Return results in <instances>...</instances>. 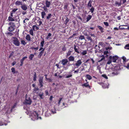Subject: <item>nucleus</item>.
<instances>
[{
  "label": "nucleus",
  "mask_w": 129,
  "mask_h": 129,
  "mask_svg": "<svg viewBox=\"0 0 129 129\" xmlns=\"http://www.w3.org/2000/svg\"><path fill=\"white\" fill-rule=\"evenodd\" d=\"M97 27L100 29L101 33H103L104 32V28H103L100 26H98Z\"/></svg>",
  "instance_id": "obj_19"
},
{
  "label": "nucleus",
  "mask_w": 129,
  "mask_h": 129,
  "mask_svg": "<svg viewBox=\"0 0 129 129\" xmlns=\"http://www.w3.org/2000/svg\"><path fill=\"white\" fill-rule=\"evenodd\" d=\"M112 74L113 76L117 75L118 74V73L116 71L114 72H112Z\"/></svg>",
  "instance_id": "obj_39"
},
{
  "label": "nucleus",
  "mask_w": 129,
  "mask_h": 129,
  "mask_svg": "<svg viewBox=\"0 0 129 129\" xmlns=\"http://www.w3.org/2000/svg\"><path fill=\"white\" fill-rule=\"evenodd\" d=\"M104 23L106 26H108L109 25L108 23L107 22H104Z\"/></svg>",
  "instance_id": "obj_57"
},
{
  "label": "nucleus",
  "mask_w": 129,
  "mask_h": 129,
  "mask_svg": "<svg viewBox=\"0 0 129 129\" xmlns=\"http://www.w3.org/2000/svg\"><path fill=\"white\" fill-rule=\"evenodd\" d=\"M44 52H43L42 51H41L40 52L38 56V58H41Z\"/></svg>",
  "instance_id": "obj_29"
},
{
  "label": "nucleus",
  "mask_w": 129,
  "mask_h": 129,
  "mask_svg": "<svg viewBox=\"0 0 129 129\" xmlns=\"http://www.w3.org/2000/svg\"><path fill=\"white\" fill-rule=\"evenodd\" d=\"M51 112L53 114H54L56 112H55V108H54L53 110H51Z\"/></svg>",
  "instance_id": "obj_47"
},
{
  "label": "nucleus",
  "mask_w": 129,
  "mask_h": 129,
  "mask_svg": "<svg viewBox=\"0 0 129 129\" xmlns=\"http://www.w3.org/2000/svg\"><path fill=\"white\" fill-rule=\"evenodd\" d=\"M8 20L10 21H14V19L12 17L9 16L8 17Z\"/></svg>",
  "instance_id": "obj_31"
},
{
  "label": "nucleus",
  "mask_w": 129,
  "mask_h": 129,
  "mask_svg": "<svg viewBox=\"0 0 129 129\" xmlns=\"http://www.w3.org/2000/svg\"><path fill=\"white\" fill-rule=\"evenodd\" d=\"M72 75L70 74L68 75H66V78H69L71 77L72 76Z\"/></svg>",
  "instance_id": "obj_44"
},
{
  "label": "nucleus",
  "mask_w": 129,
  "mask_h": 129,
  "mask_svg": "<svg viewBox=\"0 0 129 129\" xmlns=\"http://www.w3.org/2000/svg\"><path fill=\"white\" fill-rule=\"evenodd\" d=\"M18 9L17 8L14 9L11 12L14 13Z\"/></svg>",
  "instance_id": "obj_48"
},
{
  "label": "nucleus",
  "mask_w": 129,
  "mask_h": 129,
  "mask_svg": "<svg viewBox=\"0 0 129 129\" xmlns=\"http://www.w3.org/2000/svg\"><path fill=\"white\" fill-rule=\"evenodd\" d=\"M86 77L89 80H90L92 79V77L91 76L89 75H86Z\"/></svg>",
  "instance_id": "obj_33"
},
{
  "label": "nucleus",
  "mask_w": 129,
  "mask_h": 129,
  "mask_svg": "<svg viewBox=\"0 0 129 129\" xmlns=\"http://www.w3.org/2000/svg\"><path fill=\"white\" fill-rule=\"evenodd\" d=\"M61 62V63L63 65L65 66L67 64V63L68 62V61L67 59H65L62 60Z\"/></svg>",
  "instance_id": "obj_6"
},
{
  "label": "nucleus",
  "mask_w": 129,
  "mask_h": 129,
  "mask_svg": "<svg viewBox=\"0 0 129 129\" xmlns=\"http://www.w3.org/2000/svg\"><path fill=\"white\" fill-rule=\"evenodd\" d=\"M47 7H46V6H44L42 7V8L44 11L46 12H48V9H47Z\"/></svg>",
  "instance_id": "obj_32"
},
{
  "label": "nucleus",
  "mask_w": 129,
  "mask_h": 129,
  "mask_svg": "<svg viewBox=\"0 0 129 129\" xmlns=\"http://www.w3.org/2000/svg\"><path fill=\"white\" fill-rule=\"evenodd\" d=\"M112 62L111 61V59H110L107 62V64H110Z\"/></svg>",
  "instance_id": "obj_56"
},
{
  "label": "nucleus",
  "mask_w": 129,
  "mask_h": 129,
  "mask_svg": "<svg viewBox=\"0 0 129 129\" xmlns=\"http://www.w3.org/2000/svg\"><path fill=\"white\" fill-rule=\"evenodd\" d=\"M108 53V51H104V54L105 55H106Z\"/></svg>",
  "instance_id": "obj_63"
},
{
  "label": "nucleus",
  "mask_w": 129,
  "mask_h": 129,
  "mask_svg": "<svg viewBox=\"0 0 129 129\" xmlns=\"http://www.w3.org/2000/svg\"><path fill=\"white\" fill-rule=\"evenodd\" d=\"M21 43L24 45H25L26 44V42L24 41L23 40H21Z\"/></svg>",
  "instance_id": "obj_41"
},
{
  "label": "nucleus",
  "mask_w": 129,
  "mask_h": 129,
  "mask_svg": "<svg viewBox=\"0 0 129 129\" xmlns=\"http://www.w3.org/2000/svg\"><path fill=\"white\" fill-rule=\"evenodd\" d=\"M9 24L10 25V26L15 27V24L13 22H11Z\"/></svg>",
  "instance_id": "obj_36"
},
{
  "label": "nucleus",
  "mask_w": 129,
  "mask_h": 129,
  "mask_svg": "<svg viewBox=\"0 0 129 129\" xmlns=\"http://www.w3.org/2000/svg\"><path fill=\"white\" fill-rule=\"evenodd\" d=\"M25 39L27 41H31V38L29 35L28 34L26 36Z\"/></svg>",
  "instance_id": "obj_14"
},
{
  "label": "nucleus",
  "mask_w": 129,
  "mask_h": 129,
  "mask_svg": "<svg viewBox=\"0 0 129 129\" xmlns=\"http://www.w3.org/2000/svg\"><path fill=\"white\" fill-rule=\"evenodd\" d=\"M92 18V16L91 15H88V16L86 18L87 19V22L88 21H89L91 18Z\"/></svg>",
  "instance_id": "obj_28"
},
{
  "label": "nucleus",
  "mask_w": 129,
  "mask_h": 129,
  "mask_svg": "<svg viewBox=\"0 0 129 129\" xmlns=\"http://www.w3.org/2000/svg\"><path fill=\"white\" fill-rule=\"evenodd\" d=\"M45 48H43V47H41L39 50V51H42L43 52H44V51L45 50Z\"/></svg>",
  "instance_id": "obj_49"
},
{
  "label": "nucleus",
  "mask_w": 129,
  "mask_h": 129,
  "mask_svg": "<svg viewBox=\"0 0 129 129\" xmlns=\"http://www.w3.org/2000/svg\"><path fill=\"white\" fill-rule=\"evenodd\" d=\"M82 62L80 59H79L77 60L76 63H73V65L77 67H79L82 64Z\"/></svg>",
  "instance_id": "obj_5"
},
{
  "label": "nucleus",
  "mask_w": 129,
  "mask_h": 129,
  "mask_svg": "<svg viewBox=\"0 0 129 129\" xmlns=\"http://www.w3.org/2000/svg\"><path fill=\"white\" fill-rule=\"evenodd\" d=\"M85 35L86 36V39H88V40H90L91 41H92V39L91 38V37L88 35L86 34Z\"/></svg>",
  "instance_id": "obj_9"
},
{
  "label": "nucleus",
  "mask_w": 129,
  "mask_h": 129,
  "mask_svg": "<svg viewBox=\"0 0 129 129\" xmlns=\"http://www.w3.org/2000/svg\"><path fill=\"white\" fill-rule=\"evenodd\" d=\"M21 8L22 10L24 11H26L27 9V5L25 4H22L21 6Z\"/></svg>",
  "instance_id": "obj_8"
},
{
  "label": "nucleus",
  "mask_w": 129,
  "mask_h": 129,
  "mask_svg": "<svg viewBox=\"0 0 129 129\" xmlns=\"http://www.w3.org/2000/svg\"><path fill=\"white\" fill-rule=\"evenodd\" d=\"M122 58L123 60V63H125L127 61L126 58L124 56L122 57Z\"/></svg>",
  "instance_id": "obj_30"
},
{
  "label": "nucleus",
  "mask_w": 129,
  "mask_h": 129,
  "mask_svg": "<svg viewBox=\"0 0 129 129\" xmlns=\"http://www.w3.org/2000/svg\"><path fill=\"white\" fill-rule=\"evenodd\" d=\"M31 116L33 117L31 118V119L32 120H35L38 119V114L36 111L31 112Z\"/></svg>",
  "instance_id": "obj_1"
},
{
  "label": "nucleus",
  "mask_w": 129,
  "mask_h": 129,
  "mask_svg": "<svg viewBox=\"0 0 129 129\" xmlns=\"http://www.w3.org/2000/svg\"><path fill=\"white\" fill-rule=\"evenodd\" d=\"M38 96L40 97V99H43V96H44V93L42 92H40L38 94Z\"/></svg>",
  "instance_id": "obj_13"
},
{
  "label": "nucleus",
  "mask_w": 129,
  "mask_h": 129,
  "mask_svg": "<svg viewBox=\"0 0 129 129\" xmlns=\"http://www.w3.org/2000/svg\"><path fill=\"white\" fill-rule=\"evenodd\" d=\"M27 58V56H25L24 57H23L21 60L24 61L25 59Z\"/></svg>",
  "instance_id": "obj_62"
},
{
  "label": "nucleus",
  "mask_w": 129,
  "mask_h": 129,
  "mask_svg": "<svg viewBox=\"0 0 129 129\" xmlns=\"http://www.w3.org/2000/svg\"><path fill=\"white\" fill-rule=\"evenodd\" d=\"M128 69H129V63H128L126 66H125Z\"/></svg>",
  "instance_id": "obj_60"
},
{
  "label": "nucleus",
  "mask_w": 129,
  "mask_h": 129,
  "mask_svg": "<svg viewBox=\"0 0 129 129\" xmlns=\"http://www.w3.org/2000/svg\"><path fill=\"white\" fill-rule=\"evenodd\" d=\"M62 98H59V100L58 103L57 105L58 106H59L60 105V102L61 101V100H62Z\"/></svg>",
  "instance_id": "obj_45"
},
{
  "label": "nucleus",
  "mask_w": 129,
  "mask_h": 129,
  "mask_svg": "<svg viewBox=\"0 0 129 129\" xmlns=\"http://www.w3.org/2000/svg\"><path fill=\"white\" fill-rule=\"evenodd\" d=\"M92 2V1L91 0H90L89 1L87 4L88 7V8H89L92 7L91 3Z\"/></svg>",
  "instance_id": "obj_17"
},
{
  "label": "nucleus",
  "mask_w": 129,
  "mask_h": 129,
  "mask_svg": "<svg viewBox=\"0 0 129 129\" xmlns=\"http://www.w3.org/2000/svg\"><path fill=\"white\" fill-rule=\"evenodd\" d=\"M14 39L13 41V43L15 46H19L20 44V42L18 39L16 37L13 38Z\"/></svg>",
  "instance_id": "obj_3"
},
{
  "label": "nucleus",
  "mask_w": 129,
  "mask_h": 129,
  "mask_svg": "<svg viewBox=\"0 0 129 129\" xmlns=\"http://www.w3.org/2000/svg\"><path fill=\"white\" fill-rule=\"evenodd\" d=\"M109 58L110 59H111L113 62H115L116 60H117L118 58V57L116 56H111L109 57Z\"/></svg>",
  "instance_id": "obj_4"
},
{
  "label": "nucleus",
  "mask_w": 129,
  "mask_h": 129,
  "mask_svg": "<svg viewBox=\"0 0 129 129\" xmlns=\"http://www.w3.org/2000/svg\"><path fill=\"white\" fill-rule=\"evenodd\" d=\"M27 94L26 95V99L25 102H24V104L25 105L28 104L30 105L31 104L32 101L29 97L27 96Z\"/></svg>",
  "instance_id": "obj_2"
},
{
  "label": "nucleus",
  "mask_w": 129,
  "mask_h": 129,
  "mask_svg": "<svg viewBox=\"0 0 129 129\" xmlns=\"http://www.w3.org/2000/svg\"><path fill=\"white\" fill-rule=\"evenodd\" d=\"M68 6V4H65L64 8V9H67V8Z\"/></svg>",
  "instance_id": "obj_51"
},
{
  "label": "nucleus",
  "mask_w": 129,
  "mask_h": 129,
  "mask_svg": "<svg viewBox=\"0 0 129 129\" xmlns=\"http://www.w3.org/2000/svg\"><path fill=\"white\" fill-rule=\"evenodd\" d=\"M73 71H74V70H73ZM79 71V69H77V70L74 71V74H77L78 73Z\"/></svg>",
  "instance_id": "obj_46"
},
{
  "label": "nucleus",
  "mask_w": 129,
  "mask_h": 129,
  "mask_svg": "<svg viewBox=\"0 0 129 129\" xmlns=\"http://www.w3.org/2000/svg\"><path fill=\"white\" fill-rule=\"evenodd\" d=\"M36 73H35V74H34V78H33V80L34 81H35L36 80Z\"/></svg>",
  "instance_id": "obj_34"
},
{
  "label": "nucleus",
  "mask_w": 129,
  "mask_h": 129,
  "mask_svg": "<svg viewBox=\"0 0 129 129\" xmlns=\"http://www.w3.org/2000/svg\"><path fill=\"white\" fill-rule=\"evenodd\" d=\"M24 61L22 60H20V62H21V64H20V66H22L23 64Z\"/></svg>",
  "instance_id": "obj_59"
},
{
  "label": "nucleus",
  "mask_w": 129,
  "mask_h": 129,
  "mask_svg": "<svg viewBox=\"0 0 129 129\" xmlns=\"http://www.w3.org/2000/svg\"><path fill=\"white\" fill-rule=\"evenodd\" d=\"M105 59V58L104 57H103L102 58H101L100 60L98 61V62H100L102 61V60H104Z\"/></svg>",
  "instance_id": "obj_55"
},
{
  "label": "nucleus",
  "mask_w": 129,
  "mask_h": 129,
  "mask_svg": "<svg viewBox=\"0 0 129 129\" xmlns=\"http://www.w3.org/2000/svg\"><path fill=\"white\" fill-rule=\"evenodd\" d=\"M85 39L84 37L83 36L81 35L79 37V39L81 40L84 39Z\"/></svg>",
  "instance_id": "obj_38"
},
{
  "label": "nucleus",
  "mask_w": 129,
  "mask_h": 129,
  "mask_svg": "<svg viewBox=\"0 0 129 129\" xmlns=\"http://www.w3.org/2000/svg\"><path fill=\"white\" fill-rule=\"evenodd\" d=\"M39 85L40 86V88L41 87L43 86V83H39Z\"/></svg>",
  "instance_id": "obj_58"
},
{
  "label": "nucleus",
  "mask_w": 129,
  "mask_h": 129,
  "mask_svg": "<svg viewBox=\"0 0 129 129\" xmlns=\"http://www.w3.org/2000/svg\"><path fill=\"white\" fill-rule=\"evenodd\" d=\"M115 4L116 6H119L121 5V2H119L117 1H116L115 2Z\"/></svg>",
  "instance_id": "obj_24"
},
{
  "label": "nucleus",
  "mask_w": 129,
  "mask_h": 129,
  "mask_svg": "<svg viewBox=\"0 0 129 129\" xmlns=\"http://www.w3.org/2000/svg\"><path fill=\"white\" fill-rule=\"evenodd\" d=\"M39 90H40L39 88L37 87H35L33 89V92L34 93L38 94L40 93L39 92Z\"/></svg>",
  "instance_id": "obj_7"
},
{
  "label": "nucleus",
  "mask_w": 129,
  "mask_h": 129,
  "mask_svg": "<svg viewBox=\"0 0 129 129\" xmlns=\"http://www.w3.org/2000/svg\"><path fill=\"white\" fill-rule=\"evenodd\" d=\"M78 46H74V49L75 50V51L78 53H79V52L78 50Z\"/></svg>",
  "instance_id": "obj_16"
},
{
  "label": "nucleus",
  "mask_w": 129,
  "mask_h": 129,
  "mask_svg": "<svg viewBox=\"0 0 129 129\" xmlns=\"http://www.w3.org/2000/svg\"><path fill=\"white\" fill-rule=\"evenodd\" d=\"M128 47H129V44L126 45L124 47V48H126L127 49H129V48H128Z\"/></svg>",
  "instance_id": "obj_50"
},
{
  "label": "nucleus",
  "mask_w": 129,
  "mask_h": 129,
  "mask_svg": "<svg viewBox=\"0 0 129 129\" xmlns=\"http://www.w3.org/2000/svg\"><path fill=\"white\" fill-rule=\"evenodd\" d=\"M31 49H35V50H37L38 49V47H37L35 48V47H31Z\"/></svg>",
  "instance_id": "obj_52"
},
{
  "label": "nucleus",
  "mask_w": 129,
  "mask_h": 129,
  "mask_svg": "<svg viewBox=\"0 0 129 129\" xmlns=\"http://www.w3.org/2000/svg\"><path fill=\"white\" fill-rule=\"evenodd\" d=\"M52 16V15L51 14H48V15L46 17V20H48L50 19L51 16Z\"/></svg>",
  "instance_id": "obj_22"
},
{
  "label": "nucleus",
  "mask_w": 129,
  "mask_h": 129,
  "mask_svg": "<svg viewBox=\"0 0 129 129\" xmlns=\"http://www.w3.org/2000/svg\"><path fill=\"white\" fill-rule=\"evenodd\" d=\"M68 58L69 60L70 61H73L74 60V58L73 56H70Z\"/></svg>",
  "instance_id": "obj_21"
},
{
  "label": "nucleus",
  "mask_w": 129,
  "mask_h": 129,
  "mask_svg": "<svg viewBox=\"0 0 129 129\" xmlns=\"http://www.w3.org/2000/svg\"><path fill=\"white\" fill-rule=\"evenodd\" d=\"M29 33L31 35L33 36H34V33L33 32V30L32 29H30L29 30Z\"/></svg>",
  "instance_id": "obj_35"
},
{
  "label": "nucleus",
  "mask_w": 129,
  "mask_h": 129,
  "mask_svg": "<svg viewBox=\"0 0 129 129\" xmlns=\"http://www.w3.org/2000/svg\"><path fill=\"white\" fill-rule=\"evenodd\" d=\"M43 40L41 42V47H43L44 46V45L45 42L44 39H42Z\"/></svg>",
  "instance_id": "obj_26"
},
{
  "label": "nucleus",
  "mask_w": 129,
  "mask_h": 129,
  "mask_svg": "<svg viewBox=\"0 0 129 129\" xmlns=\"http://www.w3.org/2000/svg\"><path fill=\"white\" fill-rule=\"evenodd\" d=\"M90 11L91 13H93V12L94 10V8L93 7H92L90 9Z\"/></svg>",
  "instance_id": "obj_42"
},
{
  "label": "nucleus",
  "mask_w": 129,
  "mask_h": 129,
  "mask_svg": "<svg viewBox=\"0 0 129 129\" xmlns=\"http://www.w3.org/2000/svg\"><path fill=\"white\" fill-rule=\"evenodd\" d=\"M43 77L42 76L40 77L39 80V83H43Z\"/></svg>",
  "instance_id": "obj_23"
},
{
  "label": "nucleus",
  "mask_w": 129,
  "mask_h": 129,
  "mask_svg": "<svg viewBox=\"0 0 129 129\" xmlns=\"http://www.w3.org/2000/svg\"><path fill=\"white\" fill-rule=\"evenodd\" d=\"M87 52L86 51H84L81 53V54L83 55H85L87 54Z\"/></svg>",
  "instance_id": "obj_40"
},
{
  "label": "nucleus",
  "mask_w": 129,
  "mask_h": 129,
  "mask_svg": "<svg viewBox=\"0 0 129 129\" xmlns=\"http://www.w3.org/2000/svg\"><path fill=\"white\" fill-rule=\"evenodd\" d=\"M90 36H91L92 37H95V35L94 34H92L91 33H89L88 35Z\"/></svg>",
  "instance_id": "obj_43"
},
{
  "label": "nucleus",
  "mask_w": 129,
  "mask_h": 129,
  "mask_svg": "<svg viewBox=\"0 0 129 129\" xmlns=\"http://www.w3.org/2000/svg\"><path fill=\"white\" fill-rule=\"evenodd\" d=\"M16 106L17 103H15L14 104V105L11 108V109H10V111H9L8 112V113L11 112L12 111L13 109L15 108L16 107Z\"/></svg>",
  "instance_id": "obj_10"
},
{
  "label": "nucleus",
  "mask_w": 129,
  "mask_h": 129,
  "mask_svg": "<svg viewBox=\"0 0 129 129\" xmlns=\"http://www.w3.org/2000/svg\"><path fill=\"white\" fill-rule=\"evenodd\" d=\"M66 48L65 47H64L62 48V50L63 51H65L66 50Z\"/></svg>",
  "instance_id": "obj_61"
},
{
  "label": "nucleus",
  "mask_w": 129,
  "mask_h": 129,
  "mask_svg": "<svg viewBox=\"0 0 129 129\" xmlns=\"http://www.w3.org/2000/svg\"><path fill=\"white\" fill-rule=\"evenodd\" d=\"M34 56V55L33 54H31L28 57L29 59L30 60H32L33 59V58Z\"/></svg>",
  "instance_id": "obj_25"
},
{
  "label": "nucleus",
  "mask_w": 129,
  "mask_h": 129,
  "mask_svg": "<svg viewBox=\"0 0 129 129\" xmlns=\"http://www.w3.org/2000/svg\"><path fill=\"white\" fill-rule=\"evenodd\" d=\"M41 15L42 18L43 19L44 18L45 16L46 15V13L44 11H43L42 12Z\"/></svg>",
  "instance_id": "obj_27"
},
{
  "label": "nucleus",
  "mask_w": 129,
  "mask_h": 129,
  "mask_svg": "<svg viewBox=\"0 0 129 129\" xmlns=\"http://www.w3.org/2000/svg\"><path fill=\"white\" fill-rule=\"evenodd\" d=\"M11 72L14 74L15 73V68L13 67H12L11 69Z\"/></svg>",
  "instance_id": "obj_37"
},
{
  "label": "nucleus",
  "mask_w": 129,
  "mask_h": 129,
  "mask_svg": "<svg viewBox=\"0 0 129 129\" xmlns=\"http://www.w3.org/2000/svg\"><path fill=\"white\" fill-rule=\"evenodd\" d=\"M82 86H85L86 87H88L89 88H90V86L89 85L88 82H87L86 83L82 84Z\"/></svg>",
  "instance_id": "obj_15"
},
{
  "label": "nucleus",
  "mask_w": 129,
  "mask_h": 129,
  "mask_svg": "<svg viewBox=\"0 0 129 129\" xmlns=\"http://www.w3.org/2000/svg\"><path fill=\"white\" fill-rule=\"evenodd\" d=\"M16 63V62L15 61H14L12 63V65L13 66H14Z\"/></svg>",
  "instance_id": "obj_64"
},
{
  "label": "nucleus",
  "mask_w": 129,
  "mask_h": 129,
  "mask_svg": "<svg viewBox=\"0 0 129 129\" xmlns=\"http://www.w3.org/2000/svg\"><path fill=\"white\" fill-rule=\"evenodd\" d=\"M14 27L12 26H10L8 27V30L9 31L12 32L14 30Z\"/></svg>",
  "instance_id": "obj_20"
},
{
  "label": "nucleus",
  "mask_w": 129,
  "mask_h": 129,
  "mask_svg": "<svg viewBox=\"0 0 129 129\" xmlns=\"http://www.w3.org/2000/svg\"><path fill=\"white\" fill-rule=\"evenodd\" d=\"M98 83L100 85L102 86V87L104 88H108L107 86H105V83H103L101 82H98Z\"/></svg>",
  "instance_id": "obj_18"
},
{
  "label": "nucleus",
  "mask_w": 129,
  "mask_h": 129,
  "mask_svg": "<svg viewBox=\"0 0 129 129\" xmlns=\"http://www.w3.org/2000/svg\"><path fill=\"white\" fill-rule=\"evenodd\" d=\"M46 6L47 8H49L51 4V2L50 1H48L47 0H46L45 2Z\"/></svg>",
  "instance_id": "obj_11"
},
{
  "label": "nucleus",
  "mask_w": 129,
  "mask_h": 129,
  "mask_svg": "<svg viewBox=\"0 0 129 129\" xmlns=\"http://www.w3.org/2000/svg\"><path fill=\"white\" fill-rule=\"evenodd\" d=\"M71 51H69L67 53V57H68L71 55Z\"/></svg>",
  "instance_id": "obj_54"
},
{
  "label": "nucleus",
  "mask_w": 129,
  "mask_h": 129,
  "mask_svg": "<svg viewBox=\"0 0 129 129\" xmlns=\"http://www.w3.org/2000/svg\"><path fill=\"white\" fill-rule=\"evenodd\" d=\"M102 76L103 77H104V78H105L106 79H107L108 78L107 77V76L106 75H105V74L103 75H102Z\"/></svg>",
  "instance_id": "obj_53"
},
{
  "label": "nucleus",
  "mask_w": 129,
  "mask_h": 129,
  "mask_svg": "<svg viewBox=\"0 0 129 129\" xmlns=\"http://www.w3.org/2000/svg\"><path fill=\"white\" fill-rule=\"evenodd\" d=\"M22 2L19 1H16L15 3V4L17 6H19L20 5H22Z\"/></svg>",
  "instance_id": "obj_12"
}]
</instances>
